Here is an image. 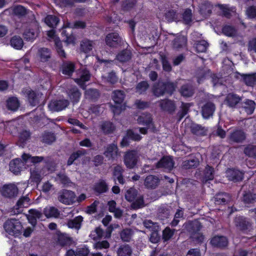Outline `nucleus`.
I'll use <instances>...</instances> for the list:
<instances>
[{
  "label": "nucleus",
  "mask_w": 256,
  "mask_h": 256,
  "mask_svg": "<svg viewBox=\"0 0 256 256\" xmlns=\"http://www.w3.org/2000/svg\"><path fill=\"white\" fill-rule=\"evenodd\" d=\"M90 75L86 70H84L80 75V78L75 80V82L82 88H85L84 82L88 81Z\"/></svg>",
  "instance_id": "obj_20"
},
{
  "label": "nucleus",
  "mask_w": 256,
  "mask_h": 256,
  "mask_svg": "<svg viewBox=\"0 0 256 256\" xmlns=\"http://www.w3.org/2000/svg\"><path fill=\"white\" fill-rule=\"evenodd\" d=\"M42 216V212L34 209L30 210L28 214H26V218L28 222L33 226L36 224L37 220L40 218Z\"/></svg>",
  "instance_id": "obj_14"
},
{
  "label": "nucleus",
  "mask_w": 256,
  "mask_h": 256,
  "mask_svg": "<svg viewBox=\"0 0 256 256\" xmlns=\"http://www.w3.org/2000/svg\"><path fill=\"white\" fill-rule=\"evenodd\" d=\"M226 174L229 180L235 182L241 180L243 178V173L236 170L228 169L226 172Z\"/></svg>",
  "instance_id": "obj_13"
},
{
  "label": "nucleus",
  "mask_w": 256,
  "mask_h": 256,
  "mask_svg": "<svg viewBox=\"0 0 256 256\" xmlns=\"http://www.w3.org/2000/svg\"><path fill=\"white\" fill-rule=\"evenodd\" d=\"M22 161L20 158H16L11 161L10 164V170L14 174H18L24 168L25 165L30 166L41 162L43 160L42 156H31L30 154H24L22 156Z\"/></svg>",
  "instance_id": "obj_1"
},
{
  "label": "nucleus",
  "mask_w": 256,
  "mask_h": 256,
  "mask_svg": "<svg viewBox=\"0 0 256 256\" xmlns=\"http://www.w3.org/2000/svg\"><path fill=\"white\" fill-rule=\"evenodd\" d=\"M68 105L67 100H52L48 104L49 108L52 111H60Z\"/></svg>",
  "instance_id": "obj_11"
},
{
  "label": "nucleus",
  "mask_w": 256,
  "mask_h": 256,
  "mask_svg": "<svg viewBox=\"0 0 256 256\" xmlns=\"http://www.w3.org/2000/svg\"><path fill=\"white\" fill-rule=\"evenodd\" d=\"M175 88L174 84L173 83L168 82L166 84L158 83L157 86L154 88V94L156 96H162L165 92L172 93Z\"/></svg>",
  "instance_id": "obj_6"
},
{
  "label": "nucleus",
  "mask_w": 256,
  "mask_h": 256,
  "mask_svg": "<svg viewBox=\"0 0 256 256\" xmlns=\"http://www.w3.org/2000/svg\"><path fill=\"white\" fill-rule=\"evenodd\" d=\"M214 168L210 166H207L204 170V176L203 178V182H206L208 180H212L214 178Z\"/></svg>",
  "instance_id": "obj_48"
},
{
  "label": "nucleus",
  "mask_w": 256,
  "mask_h": 256,
  "mask_svg": "<svg viewBox=\"0 0 256 256\" xmlns=\"http://www.w3.org/2000/svg\"><path fill=\"white\" fill-rule=\"evenodd\" d=\"M62 35L66 36L65 42L68 44H74L76 38L72 34H69L66 30H63L62 32Z\"/></svg>",
  "instance_id": "obj_58"
},
{
  "label": "nucleus",
  "mask_w": 256,
  "mask_h": 256,
  "mask_svg": "<svg viewBox=\"0 0 256 256\" xmlns=\"http://www.w3.org/2000/svg\"><path fill=\"white\" fill-rule=\"evenodd\" d=\"M95 190L99 193L104 192L107 190V186L103 180H100L96 184L94 188Z\"/></svg>",
  "instance_id": "obj_54"
},
{
  "label": "nucleus",
  "mask_w": 256,
  "mask_h": 256,
  "mask_svg": "<svg viewBox=\"0 0 256 256\" xmlns=\"http://www.w3.org/2000/svg\"><path fill=\"white\" fill-rule=\"evenodd\" d=\"M58 200L63 204H70L76 202V194L72 191L64 190L60 194Z\"/></svg>",
  "instance_id": "obj_8"
},
{
  "label": "nucleus",
  "mask_w": 256,
  "mask_h": 256,
  "mask_svg": "<svg viewBox=\"0 0 256 256\" xmlns=\"http://www.w3.org/2000/svg\"><path fill=\"white\" fill-rule=\"evenodd\" d=\"M244 82L248 86H253L256 84V73L249 74H240Z\"/></svg>",
  "instance_id": "obj_22"
},
{
  "label": "nucleus",
  "mask_w": 256,
  "mask_h": 256,
  "mask_svg": "<svg viewBox=\"0 0 256 256\" xmlns=\"http://www.w3.org/2000/svg\"><path fill=\"white\" fill-rule=\"evenodd\" d=\"M128 138H130L134 140H140L142 137L137 133L134 132L133 130H128L127 132L126 136L124 137L121 142V146H125L128 145Z\"/></svg>",
  "instance_id": "obj_21"
},
{
  "label": "nucleus",
  "mask_w": 256,
  "mask_h": 256,
  "mask_svg": "<svg viewBox=\"0 0 256 256\" xmlns=\"http://www.w3.org/2000/svg\"><path fill=\"white\" fill-rule=\"evenodd\" d=\"M106 44L110 48H117L120 44L122 40L116 32L108 34L105 39Z\"/></svg>",
  "instance_id": "obj_9"
},
{
  "label": "nucleus",
  "mask_w": 256,
  "mask_h": 256,
  "mask_svg": "<svg viewBox=\"0 0 256 256\" xmlns=\"http://www.w3.org/2000/svg\"><path fill=\"white\" fill-rule=\"evenodd\" d=\"M30 204V198L28 196L21 197L18 201L16 208L18 210V212L21 211L20 208H27Z\"/></svg>",
  "instance_id": "obj_26"
},
{
  "label": "nucleus",
  "mask_w": 256,
  "mask_h": 256,
  "mask_svg": "<svg viewBox=\"0 0 256 256\" xmlns=\"http://www.w3.org/2000/svg\"><path fill=\"white\" fill-rule=\"evenodd\" d=\"M174 230L170 229V228H166L162 232V239L164 241L170 240L174 236Z\"/></svg>",
  "instance_id": "obj_49"
},
{
  "label": "nucleus",
  "mask_w": 256,
  "mask_h": 256,
  "mask_svg": "<svg viewBox=\"0 0 256 256\" xmlns=\"http://www.w3.org/2000/svg\"><path fill=\"white\" fill-rule=\"evenodd\" d=\"M22 92L28 96L29 102L32 106H36L38 103V98L34 92L31 91L29 88H26Z\"/></svg>",
  "instance_id": "obj_25"
},
{
  "label": "nucleus",
  "mask_w": 256,
  "mask_h": 256,
  "mask_svg": "<svg viewBox=\"0 0 256 256\" xmlns=\"http://www.w3.org/2000/svg\"><path fill=\"white\" fill-rule=\"evenodd\" d=\"M44 214L48 218L58 217L59 212L57 208L53 206H46L44 210Z\"/></svg>",
  "instance_id": "obj_31"
},
{
  "label": "nucleus",
  "mask_w": 256,
  "mask_h": 256,
  "mask_svg": "<svg viewBox=\"0 0 256 256\" xmlns=\"http://www.w3.org/2000/svg\"><path fill=\"white\" fill-rule=\"evenodd\" d=\"M186 38L184 36H180L174 40V47L176 48H178L184 46L186 45Z\"/></svg>",
  "instance_id": "obj_45"
},
{
  "label": "nucleus",
  "mask_w": 256,
  "mask_h": 256,
  "mask_svg": "<svg viewBox=\"0 0 256 256\" xmlns=\"http://www.w3.org/2000/svg\"><path fill=\"white\" fill-rule=\"evenodd\" d=\"M210 244L216 247L223 248L228 245V241L225 236H216L212 238Z\"/></svg>",
  "instance_id": "obj_16"
},
{
  "label": "nucleus",
  "mask_w": 256,
  "mask_h": 256,
  "mask_svg": "<svg viewBox=\"0 0 256 256\" xmlns=\"http://www.w3.org/2000/svg\"><path fill=\"white\" fill-rule=\"evenodd\" d=\"M103 235V231L102 229L96 228L94 230L92 231L90 236L94 240H98L102 238Z\"/></svg>",
  "instance_id": "obj_52"
},
{
  "label": "nucleus",
  "mask_w": 256,
  "mask_h": 256,
  "mask_svg": "<svg viewBox=\"0 0 256 256\" xmlns=\"http://www.w3.org/2000/svg\"><path fill=\"white\" fill-rule=\"evenodd\" d=\"M102 131L106 134H109L114 131V126L112 123L109 122H105L100 126Z\"/></svg>",
  "instance_id": "obj_46"
},
{
  "label": "nucleus",
  "mask_w": 256,
  "mask_h": 256,
  "mask_svg": "<svg viewBox=\"0 0 256 256\" xmlns=\"http://www.w3.org/2000/svg\"><path fill=\"white\" fill-rule=\"evenodd\" d=\"M20 103L17 98H10L7 101L8 108L12 110H16L19 107Z\"/></svg>",
  "instance_id": "obj_42"
},
{
  "label": "nucleus",
  "mask_w": 256,
  "mask_h": 256,
  "mask_svg": "<svg viewBox=\"0 0 256 256\" xmlns=\"http://www.w3.org/2000/svg\"><path fill=\"white\" fill-rule=\"evenodd\" d=\"M132 250L128 245L120 246L118 250V256H131Z\"/></svg>",
  "instance_id": "obj_41"
},
{
  "label": "nucleus",
  "mask_w": 256,
  "mask_h": 256,
  "mask_svg": "<svg viewBox=\"0 0 256 256\" xmlns=\"http://www.w3.org/2000/svg\"><path fill=\"white\" fill-rule=\"evenodd\" d=\"M104 154L109 159L116 158L118 154L116 145L114 144L108 145L106 148Z\"/></svg>",
  "instance_id": "obj_17"
},
{
  "label": "nucleus",
  "mask_w": 256,
  "mask_h": 256,
  "mask_svg": "<svg viewBox=\"0 0 256 256\" xmlns=\"http://www.w3.org/2000/svg\"><path fill=\"white\" fill-rule=\"evenodd\" d=\"M180 92L184 96L189 97L192 95L193 90L188 86H184L181 88Z\"/></svg>",
  "instance_id": "obj_55"
},
{
  "label": "nucleus",
  "mask_w": 256,
  "mask_h": 256,
  "mask_svg": "<svg viewBox=\"0 0 256 256\" xmlns=\"http://www.w3.org/2000/svg\"><path fill=\"white\" fill-rule=\"evenodd\" d=\"M82 221V217L81 216H78L72 220H69L67 224V225L70 228L78 230L81 226V222Z\"/></svg>",
  "instance_id": "obj_33"
},
{
  "label": "nucleus",
  "mask_w": 256,
  "mask_h": 256,
  "mask_svg": "<svg viewBox=\"0 0 256 256\" xmlns=\"http://www.w3.org/2000/svg\"><path fill=\"white\" fill-rule=\"evenodd\" d=\"M122 167L120 166H117L114 168L113 172L114 178H116L119 183L121 184L124 183V178L122 174Z\"/></svg>",
  "instance_id": "obj_36"
},
{
  "label": "nucleus",
  "mask_w": 256,
  "mask_h": 256,
  "mask_svg": "<svg viewBox=\"0 0 256 256\" xmlns=\"http://www.w3.org/2000/svg\"><path fill=\"white\" fill-rule=\"evenodd\" d=\"M160 106L163 110L173 112L176 109V105L174 102L168 100H164L160 102Z\"/></svg>",
  "instance_id": "obj_18"
},
{
  "label": "nucleus",
  "mask_w": 256,
  "mask_h": 256,
  "mask_svg": "<svg viewBox=\"0 0 256 256\" xmlns=\"http://www.w3.org/2000/svg\"><path fill=\"white\" fill-rule=\"evenodd\" d=\"M55 140L54 134L50 132L45 133L42 136V140L44 142L50 144Z\"/></svg>",
  "instance_id": "obj_59"
},
{
  "label": "nucleus",
  "mask_w": 256,
  "mask_h": 256,
  "mask_svg": "<svg viewBox=\"0 0 256 256\" xmlns=\"http://www.w3.org/2000/svg\"><path fill=\"white\" fill-rule=\"evenodd\" d=\"M38 30L37 28H30L26 30L24 33V38L28 40H33L38 36Z\"/></svg>",
  "instance_id": "obj_32"
},
{
  "label": "nucleus",
  "mask_w": 256,
  "mask_h": 256,
  "mask_svg": "<svg viewBox=\"0 0 256 256\" xmlns=\"http://www.w3.org/2000/svg\"><path fill=\"white\" fill-rule=\"evenodd\" d=\"M132 232L130 229H126L120 233V237L122 240L128 242L131 238Z\"/></svg>",
  "instance_id": "obj_57"
},
{
  "label": "nucleus",
  "mask_w": 256,
  "mask_h": 256,
  "mask_svg": "<svg viewBox=\"0 0 256 256\" xmlns=\"http://www.w3.org/2000/svg\"><path fill=\"white\" fill-rule=\"evenodd\" d=\"M59 21L58 18L54 16L48 15L45 18V22L50 27L56 26Z\"/></svg>",
  "instance_id": "obj_43"
},
{
  "label": "nucleus",
  "mask_w": 256,
  "mask_h": 256,
  "mask_svg": "<svg viewBox=\"0 0 256 256\" xmlns=\"http://www.w3.org/2000/svg\"><path fill=\"white\" fill-rule=\"evenodd\" d=\"M244 154L252 158L256 157V146L254 145H248V146L244 150Z\"/></svg>",
  "instance_id": "obj_47"
},
{
  "label": "nucleus",
  "mask_w": 256,
  "mask_h": 256,
  "mask_svg": "<svg viewBox=\"0 0 256 256\" xmlns=\"http://www.w3.org/2000/svg\"><path fill=\"white\" fill-rule=\"evenodd\" d=\"M74 70V64L71 62H64L62 66V73L68 76H70Z\"/></svg>",
  "instance_id": "obj_28"
},
{
  "label": "nucleus",
  "mask_w": 256,
  "mask_h": 256,
  "mask_svg": "<svg viewBox=\"0 0 256 256\" xmlns=\"http://www.w3.org/2000/svg\"><path fill=\"white\" fill-rule=\"evenodd\" d=\"M222 32L226 36H233L236 34V30L230 26H224L222 28Z\"/></svg>",
  "instance_id": "obj_56"
},
{
  "label": "nucleus",
  "mask_w": 256,
  "mask_h": 256,
  "mask_svg": "<svg viewBox=\"0 0 256 256\" xmlns=\"http://www.w3.org/2000/svg\"><path fill=\"white\" fill-rule=\"evenodd\" d=\"M199 164V162L196 160H192L185 161L184 163V166L186 168H190L197 166Z\"/></svg>",
  "instance_id": "obj_61"
},
{
  "label": "nucleus",
  "mask_w": 256,
  "mask_h": 256,
  "mask_svg": "<svg viewBox=\"0 0 256 256\" xmlns=\"http://www.w3.org/2000/svg\"><path fill=\"white\" fill-rule=\"evenodd\" d=\"M130 58V54L128 50H124L117 56V59L121 62H125Z\"/></svg>",
  "instance_id": "obj_51"
},
{
  "label": "nucleus",
  "mask_w": 256,
  "mask_h": 256,
  "mask_svg": "<svg viewBox=\"0 0 256 256\" xmlns=\"http://www.w3.org/2000/svg\"><path fill=\"white\" fill-rule=\"evenodd\" d=\"M230 140L235 142H240L245 139L244 132L240 130H236L230 136Z\"/></svg>",
  "instance_id": "obj_27"
},
{
  "label": "nucleus",
  "mask_w": 256,
  "mask_h": 256,
  "mask_svg": "<svg viewBox=\"0 0 256 256\" xmlns=\"http://www.w3.org/2000/svg\"><path fill=\"white\" fill-rule=\"evenodd\" d=\"M208 46L206 42L202 40L198 42L196 45V50L198 52H203L206 51Z\"/></svg>",
  "instance_id": "obj_53"
},
{
  "label": "nucleus",
  "mask_w": 256,
  "mask_h": 256,
  "mask_svg": "<svg viewBox=\"0 0 256 256\" xmlns=\"http://www.w3.org/2000/svg\"><path fill=\"white\" fill-rule=\"evenodd\" d=\"M68 94L70 98L73 102H76L79 100L80 94L76 88H74L70 90Z\"/></svg>",
  "instance_id": "obj_39"
},
{
  "label": "nucleus",
  "mask_w": 256,
  "mask_h": 256,
  "mask_svg": "<svg viewBox=\"0 0 256 256\" xmlns=\"http://www.w3.org/2000/svg\"><path fill=\"white\" fill-rule=\"evenodd\" d=\"M240 100V98L236 94H229L226 96L225 102L230 107H234L239 102Z\"/></svg>",
  "instance_id": "obj_24"
},
{
  "label": "nucleus",
  "mask_w": 256,
  "mask_h": 256,
  "mask_svg": "<svg viewBox=\"0 0 256 256\" xmlns=\"http://www.w3.org/2000/svg\"><path fill=\"white\" fill-rule=\"evenodd\" d=\"M215 107L213 104L208 102L206 104L202 110V114L204 118H208L210 116H212L214 112V111Z\"/></svg>",
  "instance_id": "obj_23"
},
{
  "label": "nucleus",
  "mask_w": 256,
  "mask_h": 256,
  "mask_svg": "<svg viewBox=\"0 0 256 256\" xmlns=\"http://www.w3.org/2000/svg\"><path fill=\"white\" fill-rule=\"evenodd\" d=\"M112 97L116 103V105L112 107L113 112L114 114H118L122 110H125V104H122L124 100V94L121 90H116L114 92Z\"/></svg>",
  "instance_id": "obj_3"
},
{
  "label": "nucleus",
  "mask_w": 256,
  "mask_h": 256,
  "mask_svg": "<svg viewBox=\"0 0 256 256\" xmlns=\"http://www.w3.org/2000/svg\"><path fill=\"white\" fill-rule=\"evenodd\" d=\"M58 242L61 246L70 245L72 243L71 238L66 234H60L58 236Z\"/></svg>",
  "instance_id": "obj_40"
},
{
  "label": "nucleus",
  "mask_w": 256,
  "mask_h": 256,
  "mask_svg": "<svg viewBox=\"0 0 256 256\" xmlns=\"http://www.w3.org/2000/svg\"><path fill=\"white\" fill-rule=\"evenodd\" d=\"M137 120L140 124L145 125L148 128L154 131V126L152 122L151 116L150 114H142L138 118Z\"/></svg>",
  "instance_id": "obj_15"
},
{
  "label": "nucleus",
  "mask_w": 256,
  "mask_h": 256,
  "mask_svg": "<svg viewBox=\"0 0 256 256\" xmlns=\"http://www.w3.org/2000/svg\"><path fill=\"white\" fill-rule=\"evenodd\" d=\"M13 12L18 16H23L26 13V8L21 6H18L14 8Z\"/></svg>",
  "instance_id": "obj_63"
},
{
  "label": "nucleus",
  "mask_w": 256,
  "mask_h": 256,
  "mask_svg": "<svg viewBox=\"0 0 256 256\" xmlns=\"http://www.w3.org/2000/svg\"><path fill=\"white\" fill-rule=\"evenodd\" d=\"M148 86V85L147 82H140L136 86V92L140 94H142L147 90Z\"/></svg>",
  "instance_id": "obj_62"
},
{
  "label": "nucleus",
  "mask_w": 256,
  "mask_h": 256,
  "mask_svg": "<svg viewBox=\"0 0 256 256\" xmlns=\"http://www.w3.org/2000/svg\"><path fill=\"white\" fill-rule=\"evenodd\" d=\"M244 109L246 112L248 114H251L253 113L255 108V103L253 100H246L243 106Z\"/></svg>",
  "instance_id": "obj_37"
},
{
  "label": "nucleus",
  "mask_w": 256,
  "mask_h": 256,
  "mask_svg": "<svg viewBox=\"0 0 256 256\" xmlns=\"http://www.w3.org/2000/svg\"><path fill=\"white\" fill-rule=\"evenodd\" d=\"M174 165V162L170 156H164L157 163L156 167L170 170L173 168Z\"/></svg>",
  "instance_id": "obj_10"
},
{
  "label": "nucleus",
  "mask_w": 256,
  "mask_h": 256,
  "mask_svg": "<svg viewBox=\"0 0 256 256\" xmlns=\"http://www.w3.org/2000/svg\"><path fill=\"white\" fill-rule=\"evenodd\" d=\"M5 231L10 235L18 236L22 234V226L20 222L14 219L8 220L4 225Z\"/></svg>",
  "instance_id": "obj_2"
},
{
  "label": "nucleus",
  "mask_w": 256,
  "mask_h": 256,
  "mask_svg": "<svg viewBox=\"0 0 256 256\" xmlns=\"http://www.w3.org/2000/svg\"><path fill=\"white\" fill-rule=\"evenodd\" d=\"M47 34L49 40L54 42L55 48L59 56L65 58L66 54L62 48V42L56 34L55 31L53 30H49Z\"/></svg>",
  "instance_id": "obj_5"
},
{
  "label": "nucleus",
  "mask_w": 256,
  "mask_h": 256,
  "mask_svg": "<svg viewBox=\"0 0 256 256\" xmlns=\"http://www.w3.org/2000/svg\"><path fill=\"white\" fill-rule=\"evenodd\" d=\"M212 6L208 2H205L200 6V11L204 16H206L211 12Z\"/></svg>",
  "instance_id": "obj_35"
},
{
  "label": "nucleus",
  "mask_w": 256,
  "mask_h": 256,
  "mask_svg": "<svg viewBox=\"0 0 256 256\" xmlns=\"http://www.w3.org/2000/svg\"><path fill=\"white\" fill-rule=\"evenodd\" d=\"M18 189L14 184L4 186L2 190V194L6 197H12L17 194Z\"/></svg>",
  "instance_id": "obj_12"
},
{
  "label": "nucleus",
  "mask_w": 256,
  "mask_h": 256,
  "mask_svg": "<svg viewBox=\"0 0 256 256\" xmlns=\"http://www.w3.org/2000/svg\"><path fill=\"white\" fill-rule=\"evenodd\" d=\"M138 154L135 150L126 152L124 156V163L129 168H134L137 164Z\"/></svg>",
  "instance_id": "obj_7"
},
{
  "label": "nucleus",
  "mask_w": 256,
  "mask_h": 256,
  "mask_svg": "<svg viewBox=\"0 0 256 256\" xmlns=\"http://www.w3.org/2000/svg\"><path fill=\"white\" fill-rule=\"evenodd\" d=\"M10 46L16 50H20L24 46V41L19 36H12L10 40Z\"/></svg>",
  "instance_id": "obj_29"
},
{
  "label": "nucleus",
  "mask_w": 256,
  "mask_h": 256,
  "mask_svg": "<svg viewBox=\"0 0 256 256\" xmlns=\"http://www.w3.org/2000/svg\"><path fill=\"white\" fill-rule=\"evenodd\" d=\"M192 132L196 135H204L206 130L200 125L194 124L191 126Z\"/></svg>",
  "instance_id": "obj_44"
},
{
  "label": "nucleus",
  "mask_w": 256,
  "mask_h": 256,
  "mask_svg": "<svg viewBox=\"0 0 256 256\" xmlns=\"http://www.w3.org/2000/svg\"><path fill=\"white\" fill-rule=\"evenodd\" d=\"M94 46V42L88 40H82L80 44L81 50L85 53L88 52L92 50Z\"/></svg>",
  "instance_id": "obj_38"
},
{
  "label": "nucleus",
  "mask_w": 256,
  "mask_h": 256,
  "mask_svg": "<svg viewBox=\"0 0 256 256\" xmlns=\"http://www.w3.org/2000/svg\"><path fill=\"white\" fill-rule=\"evenodd\" d=\"M158 183V179L153 176H149L144 180V185L148 188H154Z\"/></svg>",
  "instance_id": "obj_30"
},
{
  "label": "nucleus",
  "mask_w": 256,
  "mask_h": 256,
  "mask_svg": "<svg viewBox=\"0 0 256 256\" xmlns=\"http://www.w3.org/2000/svg\"><path fill=\"white\" fill-rule=\"evenodd\" d=\"M137 196V191L134 188L128 190L125 194L126 199L130 202H133L132 207L138 208L144 206L143 198L141 196Z\"/></svg>",
  "instance_id": "obj_4"
},
{
  "label": "nucleus",
  "mask_w": 256,
  "mask_h": 256,
  "mask_svg": "<svg viewBox=\"0 0 256 256\" xmlns=\"http://www.w3.org/2000/svg\"><path fill=\"white\" fill-rule=\"evenodd\" d=\"M144 226L150 229L152 231H158L160 230L159 226L157 223H154L150 220H146L144 222Z\"/></svg>",
  "instance_id": "obj_50"
},
{
  "label": "nucleus",
  "mask_w": 256,
  "mask_h": 256,
  "mask_svg": "<svg viewBox=\"0 0 256 256\" xmlns=\"http://www.w3.org/2000/svg\"><path fill=\"white\" fill-rule=\"evenodd\" d=\"M50 50L47 48H40L38 50L37 58L40 62H47L50 58Z\"/></svg>",
  "instance_id": "obj_19"
},
{
  "label": "nucleus",
  "mask_w": 256,
  "mask_h": 256,
  "mask_svg": "<svg viewBox=\"0 0 256 256\" xmlns=\"http://www.w3.org/2000/svg\"><path fill=\"white\" fill-rule=\"evenodd\" d=\"M110 246L108 242L106 240L98 242L94 244V247L96 250H101L102 248H108Z\"/></svg>",
  "instance_id": "obj_60"
},
{
  "label": "nucleus",
  "mask_w": 256,
  "mask_h": 256,
  "mask_svg": "<svg viewBox=\"0 0 256 256\" xmlns=\"http://www.w3.org/2000/svg\"><path fill=\"white\" fill-rule=\"evenodd\" d=\"M234 222L236 226L239 227L242 230L247 229L250 226V222L242 217L236 218Z\"/></svg>",
  "instance_id": "obj_34"
},
{
  "label": "nucleus",
  "mask_w": 256,
  "mask_h": 256,
  "mask_svg": "<svg viewBox=\"0 0 256 256\" xmlns=\"http://www.w3.org/2000/svg\"><path fill=\"white\" fill-rule=\"evenodd\" d=\"M246 14L250 18H254L256 16V6H250L246 10Z\"/></svg>",
  "instance_id": "obj_64"
}]
</instances>
